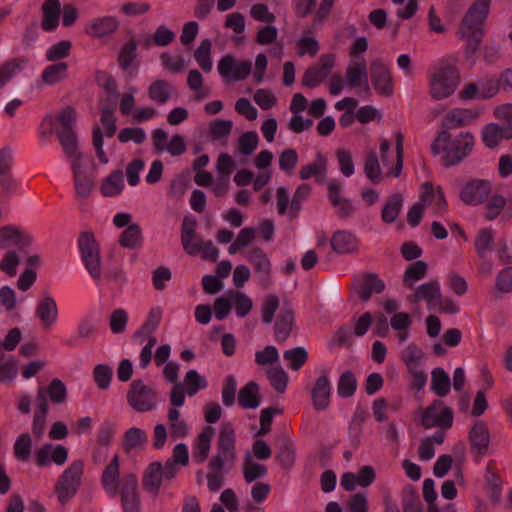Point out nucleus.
<instances>
[{"mask_svg":"<svg viewBox=\"0 0 512 512\" xmlns=\"http://www.w3.org/2000/svg\"><path fill=\"white\" fill-rule=\"evenodd\" d=\"M474 144L475 138L469 132H461L456 137L451 138L447 131H442L432 145V150L435 154L443 151V164L453 166L460 163L471 153Z\"/></svg>","mask_w":512,"mask_h":512,"instance_id":"f257e3e1","label":"nucleus"},{"mask_svg":"<svg viewBox=\"0 0 512 512\" xmlns=\"http://www.w3.org/2000/svg\"><path fill=\"white\" fill-rule=\"evenodd\" d=\"M489 0H477L462 19L459 35L467 41V52L474 53L482 42L484 22L489 13Z\"/></svg>","mask_w":512,"mask_h":512,"instance_id":"f03ea898","label":"nucleus"},{"mask_svg":"<svg viewBox=\"0 0 512 512\" xmlns=\"http://www.w3.org/2000/svg\"><path fill=\"white\" fill-rule=\"evenodd\" d=\"M460 82L458 68L448 61L437 62L428 73L429 94L434 100L451 96Z\"/></svg>","mask_w":512,"mask_h":512,"instance_id":"7ed1b4c3","label":"nucleus"},{"mask_svg":"<svg viewBox=\"0 0 512 512\" xmlns=\"http://www.w3.org/2000/svg\"><path fill=\"white\" fill-rule=\"evenodd\" d=\"M235 441L236 433L232 423L223 422L217 441V453L210 460L209 469H229L233 466L236 459Z\"/></svg>","mask_w":512,"mask_h":512,"instance_id":"20e7f679","label":"nucleus"},{"mask_svg":"<svg viewBox=\"0 0 512 512\" xmlns=\"http://www.w3.org/2000/svg\"><path fill=\"white\" fill-rule=\"evenodd\" d=\"M83 472L84 462L75 460L58 478L55 485V494L62 505L68 503L77 493L81 485Z\"/></svg>","mask_w":512,"mask_h":512,"instance_id":"39448f33","label":"nucleus"},{"mask_svg":"<svg viewBox=\"0 0 512 512\" xmlns=\"http://www.w3.org/2000/svg\"><path fill=\"white\" fill-rule=\"evenodd\" d=\"M78 247L81 253L82 261L88 273L94 280H100L103 272L100 257V247L96 242L93 233H81L78 239Z\"/></svg>","mask_w":512,"mask_h":512,"instance_id":"423d86ee","label":"nucleus"},{"mask_svg":"<svg viewBox=\"0 0 512 512\" xmlns=\"http://www.w3.org/2000/svg\"><path fill=\"white\" fill-rule=\"evenodd\" d=\"M127 403L137 412H148L156 408L157 393L142 380H134L126 395Z\"/></svg>","mask_w":512,"mask_h":512,"instance_id":"0eeeda50","label":"nucleus"},{"mask_svg":"<svg viewBox=\"0 0 512 512\" xmlns=\"http://www.w3.org/2000/svg\"><path fill=\"white\" fill-rule=\"evenodd\" d=\"M453 424V411L442 401L435 400L422 415V425L425 428L440 427L448 429Z\"/></svg>","mask_w":512,"mask_h":512,"instance_id":"6e6552de","label":"nucleus"},{"mask_svg":"<svg viewBox=\"0 0 512 512\" xmlns=\"http://www.w3.org/2000/svg\"><path fill=\"white\" fill-rule=\"evenodd\" d=\"M492 182L487 179L468 181L460 191V199L467 205H480L488 200L492 192Z\"/></svg>","mask_w":512,"mask_h":512,"instance_id":"1a4fd4ad","label":"nucleus"},{"mask_svg":"<svg viewBox=\"0 0 512 512\" xmlns=\"http://www.w3.org/2000/svg\"><path fill=\"white\" fill-rule=\"evenodd\" d=\"M34 241V236L24 228L14 225H5L0 228L1 249L17 246L19 250H25L31 247Z\"/></svg>","mask_w":512,"mask_h":512,"instance_id":"9d476101","label":"nucleus"},{"mask_svg":"<svg viewBox=\"0 0 512 512\" xmlns=\"http://www.w3.org/2000/svg\"><path fill=\"white\" fill-rule=\"evenodd\" d=\"M335 64L333 54H323L318 63L309 67L302 78V85L308 88H315L322 83L330 74Z\"/></svg>","mask_w":512,"mask_h":512,"instance_id":"9b49d317","label":"nucleus"},{"mask_svg":"<svg viewBox=\"0 0 512 512\" xmlns=\"http://www.w3.org/2000/svg\"><path fill=\"white\" fill-rule=\"evenodd\" d=\"M217 68L221 77L242 81L251 74L252 62L250 60L236 61L233 56L226 55L220 59Z\"/></svg>","mask_w":512,"mask_h":512,"instance_id":"f8f14e48","label":"nucleus"},{"mask_svg":"<svg viewBox=\"0 0 512 512\" xmlns=\"http://www.w3.org/2000/svg\"><path fill=\"white\" fill-rule=\"evenodd\" d=\"M345 82L351 88L363 86L364 91L369 94L367 63L364 57L350 59L346 68Z\"/></svg>","mask_w":512,"mask_h":512,"instance_id":"ddd939ff","label":"nucleus"},{"mask_svg":"<svg viewBox=\"0 0 512 512\" xmlns=\"http://www.w3.org/2000/svg\"><path fill=\"white\" fill-rule=\"evenodd\" d=\"M371 79L374 89L385 97L393 94L392 75L389 67L381 59L371 62Z\"/></svg>","mask_w":512,"mask_h":512,"instance_id":"4468645a","label":"nucleus"},{"mask_svg":"<svg viewBox=\"0 0 512 512\" xmlns=\"http://www.w3.org/2000/svg\"><path fill=\"white\" fill-rule=\"evenodd\" d=\"M121 503L125 512H140L138 481L135 475H125L121 480Z\"/></svg>","mask_w":512,"mask_h":512,"instance_id":"2eb2a0df","label":"nucleus"},{"mask_svg":"<svg viewBox=\"0 0 512 512\" xmlns=\"http://www.w3.org/2000/svg\"><path fill=\"white\" fill-rule=\"evenodd\" d=\"M246 258L258 275L261 286L267 288L271 282V262L263 249L254 247L246 252Z\"/></svg>","mask_w":512,"mask_h":512,"instance_id":"dca6fc26","label":"nucleus"},{"mask_svg":"<svg viewBox=\"0 0 512 512\" xmlns=\"http://www.w3.org/2000/svg\"><path fill=\"white\" fill-rule=\"evenodd\" d=\"M119 28V21L115 16H101L91 19L84 31L91 38L101 39L114 34Z\"/></svg>","mask_w":512,"mask_h":512,"instance_id":"f3484780","label":"nucleus"},{"mask_svg":"<svg viewBox=\"0 0 512 512\" xmlns=\"http://www.w3.org/2000/svg\"><path fill=\"white\" fill-rule=\"evenodd\" d=\"M68 458V449L63 445L54 446L51 443L44 444L35 454L36 464L40 467L48 466L51 463L63 465Z\"/></svg>","mask_w":512,"mask_h":512,"instance_id":"a211bd4d","label":"nucleus"},{"mask_svg":"<svg viewBox=\"0 0 512 512\" xmlns=\"http://www.w3.org/2000/svg\"><path fill=\"white\" fill-rule=\"evenodd\" d=\"M35 315L45 330L50 329L58 319V307L54 298L49 294H44L38 300Z\"/></svg>","mask_w":512,"mask_h":512,"instance_id":"6ab92c4d","label":"nucleus"},{"mask_svg":"<svg viewBox=\"0 0 512 512\" xmlns=\"http://www.w3.org/2000/svg\"><path fill=\"white\" fill-rule=\"evenodd\" d=\"M331 382L327 374L319 376L311 390V398L314 409L326 410L330 405Z\"/></svg>","mask_w":512,"mask_h":512,"instance_id":"aec40b11","label":"nucleus"},{"mask_svg":"<svg viewBox=\"0 0 512 512\" xmlns=\"http://www.w3.org/2000/svg\"><path fill=\"white\" fill-rule=\"evenodd\" d=\"M469 439L472 451L479 457L484 456L488 451L490 443V433L487 424L482 420L477 421L470 430Z\"/></svg>","mask_w":512,"mask_h":512,"instance_id":"412c9836","label":"nucleus"},{"mask_svg":"<svg viewBox=\"0 0 512 512\" xmlns=\"http://www.w3.org/2000/svg\"><path fill=\"white\" fill-rule=\"evenodd\" d=\"M214 434L215 429L211 426H205L198 434L193 444L192 452V458L195 463L202 464L207 459Z\"/></svg>","mask_w":512,"mask_h":512,"instance_id":"4be33fe9","label":"nucleus"},{"mask_svg":"<svg viewBox=\"0 0 512 512\" xmlns=\"http://www.w3.org/2000/svg\"><path fill=\"white\" fill-rule=\"evenodd\" d=\"M175 93L176 89L173 84L163 79L152 81L147 89L150 101L159 106L165 105Z\"/></svg>","mask_w":512,"mask_h":512,"instance_id":"5701e85b","label":"nucleus"},{"mask_svg":"<svg viewBox=\"0 0 512 512\" xmlns=\"http://www.w3.org/2000/svg\"><path fill=\"white\" fill-rule=\"evenodd\" d=\"M441 289L440 284L437 280H431L418 286L414 294L411 296V300L414 302L426 301L428 308L437 307V302L440 301Z\"/></svg>","mask_w":512,"mask_h":512,"instance_id":"b1692460","label":"nucleus"},{"mask_svg":"<svg viewBox=\"0 0 512 512\" xmlns=\"http://www.w3.org/2000/svg\"><path fill=\"white\" fill-rule=\"evenodd\" d=\"M119 476V456L116 454L105 467L102 474L103 488L111 497H115L119 492V488L121 489Z\"/></svg>","mask_w":512,"mask_h":512,"instance_id":"393cba45","label":"nucleus"},{"mask_svg":"<svg viewBox=\"0 0 512 512\" xmlns=\"http://www.w3.org/2000/svg\"><path fill=\"white\" fill-rule=\"evenodd\" d=\"M330 244L338 254H349L357 251L359 246L358 238L348 231H337L333 234Z\"/></svg>","mask_w":512,"mask_h":512,"instance_id":"a878e982","label":"nucleus"},{"mask_svg":"<svg viewBox=\"0 0 512 512\" xmlns=\"http://www.w3.org/2000/svg\"><path fill=\"white\" fill-rule=\"evenodd\" d=\"M479 115L480 111L476 109H453L446 114L444 126H446L448 129L466 126L477 119Z\"/></svg>","mask_w":512,"mask_h":512,"instance_id":"bb28decb","label":"nucleus"},{"mask_svg":"<svg viewBox=\"0 0 512 512\" xmlns=\"http://www.w3.org/2000/svg\"><path fill=\"white\" fill-rule=\"evenodd\" d=\"M37 406L34 412L32 422V433L36 440L42 438L45 431L46 416L48 413V404L44 395V390L39 389L37 393Z\"/></svg>","mask_w":512,"mask_h":512,"instance_id":"cd10ccee","label":"nucleus"},{"mask_svg":"<svg viewBox=\"0 0 512 512\" xmlns=\"http://www.w3.org/2000/svg\"><path fill=\"white\" fill-rule=\"evenodd\" d=\"M41 28L45 32L55 30L59 25L61 4L59 0H46L42 4Z\"/></svg>","mask_w":512,"mask_h":512,"instance_id":"c85d7f7f","label":"nucleus"},{"mask_svg":"<svg viewBox=\"0 0 512 512\" xmlns=\"http://www.w3.org/2000/svg\"><path fill=\"white\" fill-rule=\"evenodd\" d=\"M511 137L512 129L506 126H499L495 123L486 125L482 131V141L489 148H494L499 145L503 139H509Z\"/></svg>","mask_w":512,"mask_h":512,"instance_id":"c756f323","label":"nucleus"},{"mask_svg":"<svg viewBox=\"0 0 512 512\" xmlns=\"http://www.w3.org/2000/svg\"><path fill=\"white\" fill-rule=\"evenodd\" d=\"M162 464L160 462L151 463L145 470L142 485L144 490L157 494L162 484Z\"/></svg>","mask_w":512,"mask_h":512,"instance_id":"7c9ffc66","label":"nucleus"},{"mask_svg":"<svg viewBox=\"0 0 512 512\" xmlns=\"http://www.w3.org/2000/svg\"><path fill=\"white\" fill-rule=\"evenodd\" d=\"M238 404L244 409H255L260 405L259 386L256 382L250 381L240 388Z\"/></svg>","mask_w":512,"mask_h":512,"instance_id":"2f4dec72","label":"nucleus"},{"mask_svg":"<svg viewBox=\"0 0 512 512\" xmlns=\"http://www.w3.org/2000/svg\"><path fill=\"white\" fill-rule=\"evenodd\" d=\"M385 289V284L382 279H380L376 274L369 273L366 274L363 282L358 290L359 298L366 302L368 301L372 294H379Z\"/></svg>","mask_w":512,"mask_h":512,"instance_id":"473e14b6","label":"nucleus"},{"mask_svg":"<svg viewBox=\"0 0 512 512\" xmlns=\"http://www.w3.org/2000/svg\"><path fill=\"white\" fill-rule=\"evenodd\" d=\"M68 77V65L65 62L50 64L41 74L42 81L50 86L64 81Z\"/></svg>","mask_w":512,"mask_h":512,"instance_id":"72a5a7b5","label":"nucleus"},{"mask_svg":"<svg viewBox=\"0 0 512 512\" xmlns=\"http://www.w3.org/2000/svg\"><path fill=\"white\" fill-rule=\"evenodd\" d=\"M71 167L77 194L82 198L88 197L93 186L92 180L82 172L81 164L77 159L72 161Z\"/></svg>","mask_w":512,"mask_h":512,"instance_id":"f704fd0d","label":"nucleus"},{"mask_svg":"<svg viewBox=\"0 0 512 512\" xmlns=\"http://www.w3.org/2000/svg\"><path fill=\"white\" fill-rule=\"evenodd\" d=\"M294 315L290 309H283L276 320L274 331L278 342H284L292 330Z\"/></svg>","mask_w":512,"mask_h":512,"instance_id":"c9c22d12","label":"nucleus"},{"mask_svg":"<svg viewBox=\"0 0 512 512\" xmlns=\"http://www.w3.org/2000/svg\"><path fill=\"white\" fill-rule=\"evenodd\" d=\"M196 220L194 217L185 216L181 225V243L186 253H195L196 250L192 246V243L196 239Z\"/></svg>","mask_w":512,"mask_h":512,"instance_id":"e433bc0d","label":"nucleus"},{"mask_svg":"<svg viewBox=\"0 0 512 512\" xmlns=\"http://www.w3.org/2000/svg\"><path fill=\"white\" fill-rule=\"evenodd\" d=\"M431 390L439 397H445L451 388L449 375L443 368L437 367L432 370Z\"/></svg>","mask_w":512,"mask_h":512,"instance_id":"4c0bfd02","label":"nucleus"},{"mask_svg":"<svg viewBox=\"0 0 512 512\" xmlns=\"http://www.w3.org/2000/svg\"><path fill=\"white\" fill-rule=\"evenodd\" d=\"M170 434L173 439L185 438L189 434L187 423L180 419V412L176 408H170L167 414Z\"/></svg>","mask_w":512,"mask_h":512,"instance_id":"58836bf2","label":"nucleus"},{"mask_svg":"<svg viewBox=\"0 0 512 512\" xmlns=\"http://www.w3.org/2000/svg\"><path fill=\"white\" fill-rule=\"evenodd\" d=\"M123 188V173L120 170H116L104 179L101 191L104 196L113 197L119 195Z\"/></svg>","mask_w":512,"mask_h":512,"instance_id":"ea45409f","label":"nucleus"},{"mask_svg":"<svg viewBox=\"0 0 512 512\" xmlns=\"http://www.w3.org/2000/svg\"><path fill=\"white\" fill-rule=\"evenodd\" d=\"M119 243L124 248L136 249L142 244V230L137 223H132L122 232Z\"/></svg>","mask_w":512,"mask_h":512,"instance_id":"a19ab883","label":"nucleus"},{"mask_svg":"<svg viewBox=\"0 0 512 512\" xmlns=\"http://www.w3.org/2000/svg\"><path fill=\"white\" fill-rule=\"evenodd\" d=\"M27 60L24 58H12L0 66V87L4 86L17 73L21 72Z\"/></svg>","mask_w":512,"mask_h":512,"instance_id":"79ce46f5","label":"nucleus"},{"mask_svg":"<svg viewBox=\"0 0 512 512\" xmlns=\"http://www.w3.org/2000/svg\"><path fill=\"white\" fill-rule=\"evenodd\" d=\"M402 205L403 198L400 194H393L390 196L381 211L382 221L387 224L393 223L397 219L402 209Z\"/></svg>","mask_w":512,"mask_h":512,"instance_id":"37998d69","label":"nucleus"},{"mask_svg":"<svg viewBox=\"0 0 512 512\" xmlns=\"http://www.w3.org/2000/svg\"><path fill=\"white\" fill-rule=\"evenodd\" d=\"M327 169V159L317 153L316 160L313 163L303 165L299 171L302 180H308L311 177L324 176Z\"/></svg>","mask_w":512,"mask_h":512,"instance_id":"c03bdc74","label":"nucleus"},{"mask_svg":"<svg viewBox=\"0 0 512 512\" xmlns=\"http://www.w3.org/2000/svg\"><path fill=\"white\" fill-rule=\"evenodd\" d=\"M148 440L144 430L131 427L124 434L123 447L125 451L142 448Z\"/></svg>","mask_w":512,"mask_h":512,"instance_id":"a18cd8bd","label":"nucleus"},{"mask_svg":"<svg viewBox=\"0 0 512 512\" xmlns=\"http://www.w3.org/2000/svg\"><path fill=\"white\" fill-rule=\"evenodd\" d=\"M57 137L63 148L65 155L71 159V162L75 159L80 162L81 153L78 151V141L76 132L71 133H58Z\"/></svg>","mask_w":512,"mask_h":512,"instance_id":"49530a36","label":"nucleus"},{"mask_svg":"<svg viewBox=\"0 0 512 512\" xmlns=\"http://www.w3.org/2000/svg\"><path fill=\"white\" fill-rule=\"evenodd\" d=\"M427 268V263L422 260H418L410 264L404 273V285L408 286L409 288H412L417 281L425 277L427 273Z\"/></svg>","mask_w":512,"mask_h":512,"instance_id":"de8ad7c7","label":"nucleus"},{"mask_svg":"<svg viewBox=\"0 0 512 512\" xmlns=\"http://www.w3.org/2000/svg\"><path fill=\"white\" fill-rule=\"evenodd\" d=\"M56 121L59 127L56 130L58 133H71L75 132L76 125V111L71 106L65 107L61 112L58 113Z\"/></svg>","mask_w":512,"mask_h":512,"instance_id":"09e8293b","label":"nucleus"},{"mask_svg":"<svg viewBox=\"0 0 512 512\" xmlns=\"http://www.w3.org/2000/svg\"><path fill=\"white\" fill-rule=\"evenodd\" d=\"M283 358L291 370L298 371L307 362L308 353L304 347H295L284 351Z\"/></svg>","mask_w":512,"mask_h":512,"instance_id":"8fccbe9b","label":"nucleus"},{"mask_svg":"<svg viewBox=\"0 0 512 512\" xmlns=\"http://www.w3.org/2000/svg\"><path fill=\"white\" fill-rule=\"evenodd\" d=\"M44 390L45 398L50 399L51 402L61 404L67 398V389L65 384L58 378H54L47 388L41 387Z\"/></svg>","mask_w":512,"mask_h":512,"instance_id":"3c124183","label":"nucleus"},{"mask_svg":"<svg viewBox=\"0 0 512 512\" xmlns=\"http://www.w3.org/2000/svg\"><path fill=\"white\" fill-rule=\"evenodd\" d=\"M182 384L184 385L186 394L190 397L196 395L199 390L207 387L205 378L193 369L186 373Z\"/></svg>","mask_w":512,"mask_h":512,"instance_id":"603ef678","label":"nucleus"},{"mask_svg":"<svg viewBox=\"0 0 512 512\" xmlns=\"http://www.w3.org/2000/svg\"><path fill=\"white\" fill-rule=\"evenodd\" d=\"M229 297H231V302L235 306V313L238 317L242 318L250 313L253 302L248 295L236 290H230Z\"/></svg>","mask_w":512,"mask_h":512,"instance_id":"864d4df0","label":"nucleus"},{"mask_svg":"<svg viewBox=\"0 0 512 512\" xmlns=\"http://www.w3.org/2000/svg\"><path fill=\"white\" fill-rule=\"evenodd\" d=\"M211 47L212 43L209 39H204L201 41L199 47L195 50L194 58L201 69L208 73L212 70V61H211Z\"/></svg>","mask_w":512,"mask_h":512,"instance_id":"5fc2aeb1","label":"nucleus"},{"mask_svg":"<svg viewBox=\"0 0 512 512\" xmlns=\"http://www.w3.org/2000/svg\"><path fill=\"white\" fill-rule=\"evenodd\" d=\"M369 417V413L366 409L362 407H357L354 411L352 420L349 425V432L352 438V441L356 444L360 441V436L362 434V425Z\"/></svg>","mask_w":512,"mask_h":512,"instance_id":"6e6d98bb","label":"nucleus"},{"mask_svg":"<svg viewBox=\"0 0 512 512\" xmlns=\"http://www.w3.org/2000/svg\"><path fill=\"white\" fill-rule=\"evenodd\" d=\"M357 388V379L350 370L341 374L337 384L338 395L342 398H348L354 395Z\"/></svg>","mask_w":512,"mask_h":512,"instance_id":"4d7b16f0","label":"nucleus"},{"mask_svg":"<svg viewBox=\"0 0 512 512\" xmlns=\"http://www.w3.org/2000/svg\"><path fill=\"white\" fill-rule=\"evenodd\" d=\"M364 173L371 182L375 184L381 182L383 177L378 156L375 151H370L367 154L364 164Z\"/></svg>","mask_w":512,"mask_h":512,"instance_id":"13d9d810","label":"nucleus"},{"mask_svg":"<svg viewBox=\"0 0 512 512\" xmlns=\"http://www.w3.org/2000/svg\"><path fill=\"white\" fill-rule=\"evenodd\" d=\"M72 43L69 40H62L50 46L46 53L45 58L49 62H61L70 55Z\"/></svg>","mask_w":512,"mask_h":512,"instance_id":"bf43d9fd","label":"nucleus"},{"mask_svg":"<svg viewBox=\"0 0 512 512\" xmlns=\"http://www.w3.org/2000/svg\"><path fill=\"white\" fill-rule=\"evenodd\" d=\"M494 241V233L491 228H482L479 230L475 241L474 246L477 254L483 258L486 253L492 249V244Z\"/></svg>","mask_w":512,"mask_h":512,"instance_id":"052dcab7","label":"nucleus"},{"mask_svg":"<svg viewBox=\"0 0 512 512\" xmlns=\"http://www.w3.org/2000/svg\"><path fill=\"white\" fill-rule=\"evenodd\" d=\"M192 246L196 250L195 253H188L189 255H201L203 259L215 261L218 258L219 250L212 241H203L200 238L196 239Z\"/></svg>","mask_w":512,"mask_h":512,"instance_id":"680f3d73","label":"nucleus"},{"mask_svg":"<svg viewBox=\"0 0 512 512\" xmlns=\"http://www.w3.org/2000/svg\"><path fill=\"white\" fill-rule=\"evenodd\" d=\"M267 377L271 386L278 393H283L286 390L288 384V375L280 366L268 369Z\"/></svg>","mask_w":512,"mask_h":512,"instance_id":"e2e57ef3","label":"nucleus"},{"mask_svg":"<svg viewBox=\"0 0 512 512\" xmlns=\"http://www.w3.org/2000/svg\"><path fill=\"white\" fill-rule=\"evenodd\" d=\"M112 376V368L106 364H98L93 369L94 382L101 390H106L110 387Z\"/></svg>","mask_w":512,"mask_h":512,"instance_id":"0e129e2a","label":"nucleus"},{"mask_svg":"<svg viewBox=\"0 0 512 512\" xmlns=\"http://www.w3.org/2000/svg\"><path fill=\"white\" fill-rule=\"evenodd\" d=\"M32 450V439L28 433L21 434L14 443V455L20 461H27Z\"/></svg>","mask_w":512,"mask_h":512,"instance_id":"69168bd1","label":"nucleus"},{"mask_svg":"<svg viewBox=\"0 0 512 512\" xmlns=\"http://www.w3.org/2000/svg\"><path fill=\"white\" fill-rule=\"evenodd\" d=\"M151 4L146 1H127L120 7V12L127 17H138L148 13Z\"/></svg>","mask_w":512,"mask_h":512,"instance_id":"338daca9","label":"nucleus"},{"mask_svg":"<svg viewBox=\"0 0 512 512\" xmlns=\"http://www.w3.org/2000/svg\"><path fill=\"white\" fill-rule=\"evenodd\" d=\"M422 358V350L414 343L409 344L401 353V359L408 370L419 367V362Z\"/></svg>","mask_w":512,"mask_h":512,"instance_id":"774afa93","label":"nucleus"}]
</instances>
